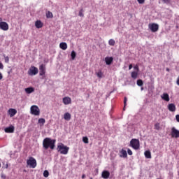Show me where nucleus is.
<instances>
[{
	"label": "nucleus",
	"instance_id": "nucleus-22",
	"mask_svg": "<svg viewBox=\"0 0 179 179\" xmlns=\"http://www.w3.org/2000/svg\"><path fill=\"white\" fill-rule=\"evenodd\" d=\"M144 155L145 156V158L150 159L152 158L151 152L149 150H147L144 152Z\"/></svg>",
	"mask_w": 179,
	"mask_h": 179
},
{
	"label": "nucleus",
	"instance_id": "nucleus-21",
	"mask_svg": "<svg viewBox=\"0 0 179 179\" xmlns=\"http://www.w3.org/2000/svg\"><path fill=\"white\" fill-rule=\"evenodd\" d=\"M43 23L40 20L36 21V23H35V26L38 29L41 28L43 27Z\"/></svg>",
	"mask_w": 179,
	"mask_h": 179
},
{
	"label": "nucleus",
	"instance_id": "nucleus-27",
	"mask_svg": "<svg viewBox=\"0 0 179 179\" xmlns=\"http://www.w3.org/2000/svg\"><path fill=\"white\" fill-rule=\"evenodd\" d=\"M96 76H98V78H101L103 77V73L101 71H98V73H96Z\"/></svg>",
	"mask_w": 179,
	"mask_h": 179
},
{
	"label": "nucleus",
	"instance_id": "nucleus-46",
	"mask_svg": "<svg viewBox=\"0 0 179 179\" xmlns=\"http://www.w3.org/2000/svg\"><path fill=\"white\" fill-rule=\"evenodd\" d=\"M2 78H3V75H2V73L0 72V80H2Z\"/></svg>",
	"mask_w": 179,
	"mask_h": 179
},
{
	"label": "nucleus",
	"instance_id": "nucleus-17",
	"mask_svg": "<svg viewBox=\"0 0 179 179\" xmlns=\"http://www.w3.org/2000/svg\"><path fill=\"white\" fill-rule=\"evenodd\" d=\"M63 102L65 105H69L71 103V99L70 97H64L63 99Z\"/></svg>",
	"mask_w": 179,
	"mask_h": 179
},
{
	"label": "nucleus",
	"instance_id": "nucleus-1",
	"mask_svg": "<svg viewBox=\"0 0 179 179\" xmlns=\"http://www.w3.org/2000/svg\"><path fill=\"white\" fill-rule=\"evenodd\" d=\"M55 143H56L55 139H51L50 138H45L43 140V145L45 150H48L49 148L53 150L55 147Z\"/></svg>",
	"mask_w": 179,
	"mask_h": 179
},
{
	"label": "nucleus",
	"instance_id": "nucleus-25",
	"mask_svg": "<svg viewBox=\"0 0 179 179\" xmlns=\"http://www.w3.org/2000/svg\"><path fill=\"white\" fill-rule=\"evenodd\" d=\"M138 77V73L136 71H133L131 72V78H133V79H136Z\"/></svg>",
	"mask_w": 179,
	"mask_h": 179
},
{
	"label": "nucleus",
	"instance_id": "nucleus-32",
	"mask_svg": "<svg viewBox=\"0 0 179 179\" xmlns=\"http://www.w3.org/2000/svg\"><path fill=\"white\" fill-rule=\"evenodd\" d=\"M154 127H155V129L159 130V129H160V124L159 123H157V124H155V125Z\"/></svg>",
	"mask_w": 179,
	"mask_h": 179
},
{
	"label": "nucleus",
	"instance_id": "nucleus-2",
	"mask_svg": "<svg viewBox=\"0 0 179 179\" xmlns=\"http://www.w3.org/2000/svg\"><path fill=\"white\" fill-rule=\"evenodd\" d=\"M57 150L61 154L63 155H66L69 152V148L64 145L63 143H61L57 146Z\"/></svg>",
	"mask_w": 179,
	"mask_h": 179
},
{
	"label": "nucleus",
	"instance_id": "nucleus-4",
	"mask_svg": "<svg viewBox=\"0 0 179 179\" xmlns=\"http://www.w3.org/2000/svg\"><path fill=\"white\" fill-rule=\"evenodd\" d=\"M31 113L34 115H40V109L37 106H32L31 107Z\"/></svg>",
	"mask_w": 179,
	"mask_h": 179
},
{
	"label": "nucleus",
	"instance_id": "nucleus-48",
	"mask_svg": "<svg viewBox=\"0 0 179 179\" xmlns=\"http://www.w3.org/2000/svg\"><path fill=\"white\" fill-rule=\"evenodd\" d=\"M0 22H2V18L0 17Z\"/></svg>",
	"mask_w": 179,
	"mask_h": 179
},
{
	"label": "nucleus",
	"instance_id": "nucleus-38",
	"mask_svg": "<svg viewBox=\"0 0 179 179\" xmlns=\"http://www.w3.org/2000/svg\"><path fill=\"white\" fill-rule=\"evenodd\" d=\"M137 2L140 4H143L145 3V0H137Z\"/></svg>",
	"mask_w": 179,
	"mask_h": 179
},
{
	"label": "nucleus",
	"instance_id": "nucleus-42",
	"mask_svg": "<svg viewBox=\"0 0 179 179\" xmlns=\"http://www.w3.org/2000/svg\"><path fill=\"white\" fill-rule=\"evenodd\" d=\"M3 69V65L2 63L0 62V69Z\"/></svg>",
	"mask_w": 179,
	"mask_h": 179
},
{
	"label": "nucleus",
	"instance_id": "nucleus-33",
	"mask_svg": "<svg viewBox=\"0 0 179 179\" xmlns=\"http://www.w3.org/2000/svg\"><path fill=\"white\" fill-rule=\"evenodd\" d=\"M83 141L85 143H89V139H88L87 137H83Z\"/></svg>",
	"mask_w": 179,
	"mask_h": 179
},
{
	"label": "nucleus",
	"instance_id": "nucleus-23",
	"mask_svg": "<svg viewBox=\"0 0 179 179\" xmlns=\"http://www.w3.org/2000/svg\"><path fill=\"white\" fill-rule=\"evenodd\" d=\"M64 119L67 121H69L71 118V115L69 113H66L64 114Z\"/></svg>",
	"mask_w": 179,
	"mask_h": 179
},
{
	"label": "nucleus",
	"instance_id": "nucleus-11",
	"mask_svg": "<svg viewBox=\"0 0 179 179\" xmlns=\"http://www.w3.org/2000/svg\"><path fill=\"white\" fill-rule=\"evenodd\" d=\"M113 62V57H105V63L106 65H110Z\"/></svg>",
	"mask_w": 179,
	"mask_h": 179
},
{
	"label": "nucleus",
	"instance_id": "nucleus-45",
	"mask_svg": "<svg viewBox=\"0 0 179 179\" xmlns=\"http://www.w3.org/2000/svg\"><path fill=\"white\" fill-rule=\"evenodd\" d=\"M134 70H137V71H138V70H139L138 66H134Z\"/></svg>",
	"mask_w": 179,
	"mask_h": 179
},
{
	"label": "nucleus",
	"instance_id": "nucleus-39",
	"mask_svg": "<svg viewBox=\"0 0 179 179\" xmlns=\"http://www.w3.org/2000/svg\"><path fill=\"white\" fill-rule=\"evenodd\" d=\"M127 97H124V99L123 101V103H124V106H127Z\"/></svg>",
	"mask_w": 179,
	"mask_h": 179
},
{
	"label": "nucleus",
	"instance_id": "nucleus-18",
	"mask_svg": "<svg viewBox=\"0 0 179 179\" xmlns=\"http://www.w3.org/2000/svg\"><path fill=\"white\" fill-rule=\"evenodd\" d=\"M8 113H9L10 116L12 117L17 113V110L15 109L10 108L8 110Z\"/></svg>",
	"mask_w": 179,
	"mask_h": 179
},
{
	"label": "nucleus",
	"instance_id": "nucleus-43",
	"mask_svg": "<svg viewBox=\"0 0 179 179\" xmlns=\"http://www.w3.org/2000/svg\"><path fill=\"white\" fill-rule=\"evenodd\" d=\"M133 68V65L130 64L129 65V70H131Z\"/></svg>",
	"mask_w": 179,
	"mask_h": 179
},
{
	"label": "nucleus",
	"instance_id": "nucleus-51",
	"mask_svg": "<svg viewBox=\"0 0 179 179\" xmlns=\"http://www.w3.org/2000/svg\"><path fill=\"white\" fill-rule=\"evenodd\" d=\"M0 168H1V163H0Z\"/></svg>",
	"mask_w": 179,
	"mask_h": 179
},
{
	"label": "nucleus",
	"instance_id": "nucleus-34",
	"mask_svg": "<svg viewBox=\"0 0 179 179\" xmlns=\"http://www.w3.org/2000/svg\"><path fill=\"white\" fill-rule=\"evenodd\" d=\"M3 57H5V62L8 64L9 62V57L8 56L6 57L5 55Z\"/></svg>",
	"mask_w": 179,
	"mask_h": 179
},
{
	"label": "nucleus",
	"instance_id": "nucleus-44",
	"mask_svg": "<svg viewBox=\"0 0 179 179\" xmlns=\"http://www.w3.org/2000/svg\"><path fill=\"white\" fill-rule=\"evenodd\" d=\"M176 84L179 86V76H178V78H177Z\"/></svg>",
	"mask_w": 179,
	"mask_h": 179
},
{
	"label": "nucleus",
	"instance_id": "nucleus-9",
	"mask_svg": "<svg viewBox=\"0 0 179 179\" xmlns=\"http://www.w3.org/2000/svg\"><path fill=\"white\" fill-rule=\"evenodd\" d=\"M0 29L3 31H8L9 26L6 22H0Z\"/></svg>",
	"mask_w": 179,
	"mask_h": 179
},
{
	"label": "nucleus",
	"instance_id": "nucleus-26",
	"mask_svg": "<svg viewBox=\"0 0 179 179\" xmlns=\"http://www.w3.org/2000/svg\"><path fill=\"white\" fill-rule=\"evenodd\" d=\"M71 59H72L73 60H74L75 58H76V52L74 50H73V51L71 52Z\"/></svg>",
	"mask_w": 179,
	"mask_h": 179
},
{
	"label": "nucleus",
	"instance_id": "nucleus-19",
	"mask_svg": "<svg viewBox=\"0 0 179 179\" xmlns=\"http://www.w3.org/2000/svg\"><path fill=\"white\" fill-rule=\"evenodd\" d=\"M24 90H25V92H26L27 94H31L32 92H34V88L32 87H30L26 88Z\"/></svg>",
	"mask_w": 179,
	"mask_h": 179
},
{
	"label": "nucleus",
	"instance_id": "nucleus-6",
	"mask_svg": "<svg viewBox=\"0 0 179 179\" xmlns=\"http://www.w3.org/2000/svg\"><path fill=\"white\" fill-rule=\"evenodd\" d=\"M27 163L32 168H35L37 166L36 160L32 157L27 160Z\"/></svg>",
	"mask_w": 179,
	"mask_h": 179
},
{
	"label": "nucleus",
	"instance_id": "nucleus-8",
	"mask_svg": "<svg viewBox=\"0 0 179 179\" xmlns=\"http://www.w3.org/2000/svg\"><path fill=\"white\" fill-rule=\"evenodd\" d=\"M38 73V69L35 66H31L29 70L28 73L30 76H35Z\"/></svg>",
	"mask_w": 179,
	"mask_h": 179
},
{
	"label": "nucleus",
	"instance_id": "nucleus-24",
	"mask_svg": "<svg viewBox=\"0 0 179 179\" xmlns=\"http://www.w3.org/2000/svg\"><path fill=\"white\" fill-rule=\"evenodd\" d=\"M38 123L41 124V126H43L45 123V120L44 118H40L38 120Z\"/></svg>",
	"mask_w": 179,
	"mask_h": 179
},
{
	"label": "nucleus",
	"instance_id": "nucleus-20",
	"mask_svg": "<svg viewBox=\"0 0 179 179\" xmlns=\"http://www.w3.org/2000/svg\"><path fill=\"white\" fill-rule=\"evenodd\" d=\"M61 49L66 50L68 48L66 43H61L59 45Z\"/></svg>",
	"mask_w": 179,
	"mask_h": 179
},
{
	"label": "nucleus",
	"instance_id": "nucleus-47",
	"mask_svg": "<svg viewBox=\"0 0 179 179\" xmlns=\"http://www.w3.org/2000/svg\"><path fill=\"white\" fill-rule=\"evenodd\" d=\"M82 178H85V174L83 175Z\"/></svg>",
	"mask_w": 179,
	"mask_h": 179
},
{
	"label": "nucleus",
	"instance_id": "nucleus-28",
	"mask_svg": "<svg viewBox=\"0 0 179 179\" xmlns=\"http://www.w3.org/2000/svg\"><path fill=\"white\" fill-rule=\"evenodd\" d=\"M137 85H138L139 87H141L143 85V82L142 80H137Z\"/></svg>",
	"mask_w": 179,
	"mask_h": 179
},
{
	"label": "nucleus",
	"instance_id": "nucleus-52",
	"mask_svg": "<svg viewBox=\"0 0 179 179\" xmlns=\"http://www.w3.org/2000/svg\"><path fill=\"white\" fill-rule=\"evenodd\" d=\"M90 179H93L92 178H91Z\"/></svg>",
	"mask_w": 179,
	"mask_h": 179
},
{
	"label": "nucleus",
	"instance_id": "nucleus-49",
	"mask_svg": "<svg viewBox=\"0 0 179 179\" xmlns=\"http://www.w3.org/2000/svg\"><path fill=\"white\" fill-rule=\"evenodd\" d=\"M144 90V88L143 87H141V91H143Z\"/></svg>",
	"mask_w": 179,
	"mask_h": 179
},
{
	"label": "nucleus",
	"instance_id": "nucleus-35",
	"mask_svg": "<svg viewBox=\"0 0 179 179\" xmlns=\"http://www.w3.org/2000/svg\"><path fill=\"white\" fill-rule=\"evenodd\" d=\"M79 16L80 17H84V14H83V10L81 9L79 12Z\"/></svg>",
	"mask_w": 179,
	"mask_h": 179
},
{
	"label": "nucleus",
	"instance_id": "nucleus-37",
	"mask_svg": "<svg viewBox=\"0 0 179 179\" xmlns=\"http://www.w3.org/2000/svg\"><path fill=\"white\" fill-rule=\"evenodd\" d=\"M127 154H129V155H132L133 154L132 151L129 148L127 149Z\"/></svg>",
	"mask_w": 179,
	"mask_h": 179
},
{
	"label": "nucleus",
	"instance_id": "nucleus-7",
	"mask_svg": "<svg viewBox=\"0 0 179 179\" xmlns=\"http://www.w3.org/2000/svg\"><path fill=\"white\" fill-rule=\"evenodd\" d=\"M148 28L151 30L152 32H157L159 30V24L152 23L148 24Z\"/></svg>",
	"mask_w": 179,
	"mask_h": 179
},
{
	"label": "nucleus",
	"instance_id": "nucleus-12",
	"mask_svg": "<svg viewBox=\"0 0 179 179\" xmlns=\"http://www.w3.org/2000/svg\"><path fill=\"white\" fill-rule=\"evenodd\" d=\"M167 108L168 110L171 112H175L176 110V105L174 103H169Z\"/></svg>",
	"mask_w": 179,
	"mask_h": 179
},
{
	"label": "nucleus",
	"instance_id": "nucleus-15",
	"mask_svg": "<svg viewBox=\"0 0 179 179\" xmlns=\"http://www.w3.org/2000/svg\"><path fill=\"white\" fill-rule=\"evenodd\" d=\"M15 130V127L13 126H10L8 127H6L5 129V132L6 133H13L14 132Z\"/></svg>",
	"mask_w": 179,
	"mask_h": 179
},
{
	"label": "nucleus",
	"instance_id": "nucleus-13",
	"mask_svg": "<svg viewBox=\"0 0 179 179\" xmlns=\"http://www.w3.org/2000/svg\"><path fill=\"white\" fill-rule=\"evenodd\" d=\"M40 76H45V67L43 64H41L40 66Z\"/></svg>",
	"mask_w": 179,
	"mask_h": 179
},
{
	"label": "nucleus",
	"instance_id": "nucleus-3",
	"mask_svg": "<svg viewBox=\"0 0 179 179\" xmlns=\"http://www.w3.org/2000/svg\"><path fill=\"white\" fill-rule=\"evenodd\" d=\"M130 145L135 150H138L140 148V141L138 139L133 138L130 141Z\"/></svg>",
	"mask_w": 179,
	"mask_h": 179
},
{
	"label": "nucleus",
	"instance_id": "nucleus-31",
	"mask_svg": "<svg viewBox=\"0 0 179 179\" xmlns=\"http://www.w3.org/2000/svg\"><path fill=\"white\" fill-rule=\"evenodd\" d=\"M46 16H47L48 18H51V17H53V15L51 12L48 11L46 14Z\"/></svg>",
	"mask_w": 179,
	"mask_h": 179
},
{
	"label": "nucleus",
	"instance_id": "nucleus-16",
	"mask_svg": "<svg viewBox=\"0 0 179 179\" xmlns=\"http://www.w3.org/2000/svg\"><path fill=\"white\" fill-rule=\"evenodd\" d=\"M119 154L121 157H124V158L127 157V152L124 149H122V150H120V152H119Z\"/></svg>",
	"mask_w": 179,
	"mask_h": 179
},
{
	"label": "nucleus",
	"instance_id": "nucleus-14",
	"mask_svg": "<svg viewBox=\"0 0 179 179\" xmlns=\"http://www.w3.org/2000/svg\"><path fill=\"white\" fill-rule=\"evenodd\" d=\"M161 98H162V99H164V101H170L169 95L167 93L162 94V95H161Z\"/></svg>",
	"mask_w": 179,
	"mask_h": 179
},
{
	"label": "nucleus",
	"instance_id": "nucleus-50",
	"mask_svg": "<svg viewBox=\"0 0 179 179\" xmlns=\"http://www.w3.org/2000/svg\"><path fill=\"white\" fill-rule=\"evenodd\" d=\"M166 71H169V69H166Z\"/></svg>",
	"mask_w": 179,
	"mask_h": 179
},
{
	"label": "nucleus",
	"instance_id": "nucleus-36",
	"mask_svg": "<svg viewBox=\"0 0 179 179\" xmlns=\"http://www.w3.org/2000/svg\"><path fill=\"white\" fill-rule=\"evenodd\" d=\"M162 1H164V3H165L166 4H170L171 0H162Z\"/></svg>",
	"mask_w": 179,
	"mask_h": 179
},
{
	"label": "nucleus",
	"instance_id": "nucleus-10",
	"mask_svg": "<svg viewBox=\"0 0 179 179\" xmlns=\"http://www.w3.org/2000/svg\"><path fill=\"white\" fill-rule=\"evenodd\" d=\"M101 177L103 179H108L110 177V172L108 171L103 170V171H102Z\"/></svg>",
	"mask_w": 179,
	"mask_h": 179
},
{
	"label": "nucleus",
	"instance_id": "nucleus-30",
	"mask_svg": "<svg viewBox=\"0 0 179 179\" xmlns=\"http://www.w3.org/2000/svg\"><path fill=\"white\" fill-rule=\"evenodd\" d=\"M108 43L110 45L114 46L115 44V41L113 39H110V40H109Z\"/></svg>",
	"mask_w": 179,
	"mask_h": 179
},
{
	"label": "nucleus",
	"instance_id": "nucleus-29",
	"mask_svg": "<svg viewBox=\"0 0 179 179\" xmlns=\"http://www.w3.org/2000/svg\"><path fill=\"white\" fill-rule=\"evenodd\" d=\"M43 176L45 178H48V177H49V171L48 170H45L43 173Z\"/></svg>",
	"mask_w": 179,
	"mask_h": 179
},
{
	"label": "nucleus",
	"instance_id": "nucleus-5",
	"mask_svg": "<svg viewBox=\"0 0 179 179\" xmlns=\"http://www.w3.org/2000/svg\"><path fill=\"white\" fill-rule=\"evenodd\" d=\"M171 136L172 138H179V130H178L176 127H172L171 129Z\"/></svg>",
	"mask_w": 179,
	"mask_h": 179
},
{
	"label": "nucleus",
	"instance_id": "nucleus-41",
	"mask_svg": "<svg viewBox=\"0 0 179 179\" xmlns=\"http://www.w3.org/2000/svg\"><path fill=\"white\" fill-rule=\"evenodd\" d=\"M176 120L178 122H179V115H176Z\"/></svg>",
	"mask_w": 179,
	"mask_h": 179
},
{
	"label": "nucleus",
	"instance_id": "nucleus-40",
	"mask_svg": "<svg viewBox=\"0 0 179 179\" xmlns=\"http://www.w3.org/2000/svg\"><path fill=\"white\" fill-rule=\"evenodd\" d=\"M1 178H3V179H6V175L3 174V173H1Z\"/></svg>",
	"mask_w": 179,
	"mask_h": 179
}]
</instances>
